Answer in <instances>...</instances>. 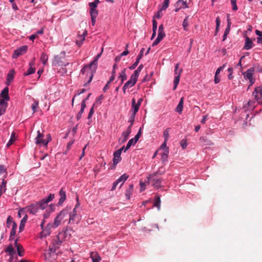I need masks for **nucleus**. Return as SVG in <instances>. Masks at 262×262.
<instances>
[{
    "mask_svg": "<svg viewBox=\"0 0 262 262\" xmlns=\"http://www.w3.org/2000/svg\"><path fill=\"white\" fill-rule=\"evenodd\" d=\"M79 205V203H77L73 210L71 211L70 209L68 213V214H69V224L78 223L80 221L81 217L79 214L80 211ZM68 208H69V207ZM70 208L71 209L70 207Z\"/></svg>",
    "mask_w": 262,
    "mask_h": 262,
    "instance_id": "f257e3e1",
    "label": "nucleus"
},
{
    "mask_svg": "<svg viewBox=\"0 0 262 262\" xmlns=\"http://www.w3.org/2000/svg\"><path fill=\"white\" fill-rule=\"evenodd\" d=\"M61 244L62 241L59 239V235H58L49 246V252L45 254V256L47 257V256H53L54 254L56 253L57 250L59 248Z\"/></svg>",
    "mask_w": 262,
    "mask_h": 262,
    "instance_id": "f03ea898",
    "label": "nucleus"
},
{
    "mask_svg": "<svg viewBox=\"0 0 262 262\" xmlns=\"http://www.w3.org/2000/svg\"><path fill=\"white\" fill-rule=\"evenodd\" d=\"M70 208L67 207L64 209L59 212L57 216L55 218L54 223L52 224L53 228H57L60 224L61 221L64 217L68 215Z\"/></svg>",
    "mask_w": 262,
    "mask_h": 262,
    "instance_id": "7ed1b4c3",
    "label": "nucleus"
},
{
    "mask_svg": "<svg viewBox=\"0 0 262 262\" xmlns=\"http://www.w3.org/2000/svg\"><path fill=\"white\" fill-rule=\"evenodd\" d=\"M101 53L98 54L95 58V59L92 61L89 64V66L91 70L90 73L91 76H90L89 80L88 81L87 83H89L91 82L93 77V73H94L97 69V64H98V59L101 57Z\"/></svg>",
    "mask_w": 262,
    "mask_h": 262,
    "instance_id": "20e7f679",
    "label": "nucleus"
},
{
    "mask_svg": "<svg viewBox=\"0 0 262 262\" xmlns=\"http://www.w3.org/2000/svg\"><path fill=\"white\" fill-rule=\"evenodd\" d=\"M157 175V173H154L149 175L147 178V182L148 183H152L153 186L156 188H159L161 187L162 179H156L154 177Z\"/></svg>",
    "mask_w": 262,
    "mask_h": 262,
    "instance_id": "39448f33",
    "label": "nucleus"
},
{
    "mask_svg": "<svg viewBox=\"0 0 262 262\" xmlns=\"http://www.w3.org/2000/svg\"><path fill=\"white\" fill-rule=\"evenodd\" d=\"M165 36V33L164 31V26L162 24L159 27L158 37L153 42L152 46H157Z\"/></svg>",
    "mask_w": 262,
    "mask_h": 262,
    "instance_id": "423d86ee",
    "label": "nucleus"
},
{
    "mask_svg": "<svg viewBox=\"0 0 262 262\" xmlns=\"http://www.w3.org/2000/svg\"><path fill=\"white\" fill-rule=\"evenodd\" d=\"M179 63H177L175 66V69H174V73L176 75V76L174 77V79L173 81V90H175L177 86L179 83L180 79V76L182 72V69L179 70Z\"/></svg>",
    "mask_w": 262,
    "mask_h": 262,
    "instance_id": "0eeeda50",
    "label": "nucleus"
},
{
    "mask_svg": "<svg viewBox=\"0 0 262 262\" xmlns=\"http://www.w3.org/2000/svg\"><path fill=\"white\" fill-rule=\"evenodd\" d=\"M44 135L43 133L40 132L39 130L37 131V136L35 138V143L36 144H42L44 146H47L49 143V141H46L43 139Z\"/></svg>",
    "mask_w": 262,
    "mask_h": 262,
    "instance_id": "6e6552de",
    "label": "nucleus"
},
{
    "mask_svg": "<svg viewBox=\"0 0 262 262\" xmlns=\"http://www.w3.org/2000/svg\"><path fill=\"white\" fill-rule=\"evenodd\" d=\"M131 132V125H129L127 129L122 133L121 137L119 139V142L120 143H123L126 142Z\"/></svg>",
    "mask_w": 262,
    "mask_h": 262,
    "instance_id": "1a4fd4ad",
    "label": "nucleus"
},
{
    "mask_svg": "<svg viewBox=\"0 0 262 262\" xmlns=\"http://www.w3.org/2000/svg\"><path fill=\"white\" fill-rule=\"evenodd\" d=\"M27 49L28 47L27 46H23L17 49L14 51L12 57L13 58H17L18 56L25 54L27 52Z\"/></svg>",
    "mask_w": 262,
    "mask_h": 262,
    "instance_id": "9d476101",
    "label": "nucleus"
},
{
    "mask_svg": "<svg viewBox=\"0 0 262 262\" xmlns=\"http://www.w3.org/2000/svg\"><path fill=\"white\" fill-rule=\"evenodd\" d=\"M253 96L256 101H258L262 97V89L260 87L255 88L252 94Z\"/></svg>",
    "mask_w": 262,
    "mask_h": 262,
    "instance_id": "9b49d317",
    "label": "nucleus"
},
{
    "mask_svg": "<svg viewBox=\"0 0 262 262\" xmlns=\"http://www.w3.org/2000/svg\"><path fill=\"white\" fill-rule=\"evenodd\" d=\"M138 77L135 76L134 74L130 76V79L124 84L125 86L127 88L133 86L136 83Z\"/></svg>",
    "mask_w": 262,
    "mask_h": 262,
    "instance_id": "f8f14e48",
    "label": "nucleus"
},
{
    "mask_svg": "<svg viewBox=\"0 0 262 262\" xmlns=\"http://www.w3.org/2000/svg\"><path fill=\"white\" fill-rule=\"evenodd\" d=\"M18 239H16L14 242V245L17 249V254L19 256H23L24 255V249L20 244L18 243Z\"/></svg>",
    "mask_w": 262,
    "mask_h": 262,
    "instance_id": "ddd939ff",
    "label": "nucleus"
},
{
    "mask_svg": "<svg viewBox=\"0 0 262 262\" xmlns=\"http://www.w3.org/2000/svg\"><path fill=\"white\" fill-rule=\"evenodd\" d=\"M52 228H53L52 224H48L46 228L45 229L43 228L42 229V231L41 233V236L46 237L47 236L50 235V234L51 233V229Z\"/></svg>",
    "mask_w": 262,
    "mask_h": 262,
    "instance_id": "4468645a",
    "label": "nucleus"
},
{
    "mask_svg": "<svg viewBox=\"0 0 262 262\" xmlns=\"http://www.w3.org/2000/svg\"><path fill=\"white\" fill-rule=\"evenodd\" d=\"M144 50H145L144 48H142L141 50V51L140 52V53H139V55L138 56V57L137 58L136 61L135 62V63L132 66H130L129 67V69L130 70H133V69H135L137 67V66H138V64L140 59L142 58V57L143 56Z\"/></svg>",
    "mask_w": 262,
    "mask_h": 262,
    "instance_id": "2eb2a0df",
    "label": "nucleus"
},
{
    "mask_svg": "<svg viewBox=\"0 0 262 262\" xmlns=\"http://www.w3.org/2000/svg\"><path fill=\"white\" fill-rule=\"evenodd\" d=\"M27 211L29 212L31 214H35L38 209V204H32L27 208Z\"/></svg>",
    "mask_w": 262,
    "mask_h": 262,
    "instance_id": "dca6fc26",
    "label": "nucleus"
},
{
    "mask_svg": "<svg viewBox=\"0 0 262 262\" xmlns=\"http://www.w3.org/2000/svg\"><path fill=\"white\" fill-rule=\"evenodd\" d=\"M120 150H116L114 153L113 164L117 165L121 160Z\"/></svg>",
    "mask_w": 262,
    "mask_h": 262,
    "instance_id": "f3484780",
    "label": "nucleus"
},
{
    "mask_svg": "<svg viewBox=\"0 0 262 262\" xmlns=\"http://www.w3.org/2000/svg\"><path fill=\"white\" fill-rule=\"evenodd\" d=\"M254 71V68H251L247 70L244 73H243L244 77L249 79L250 82L252 79Z\"/></svg>",
    "mask_w": 262,
    "mask_h": 262,
    "instance_id": "a211bd4d",
    "label": "nucleus"
},
{
    "mask_svg": "<svg viewBox=\"0 0 262 262\" xmlns=\"http://www.w3.org/2000/svg\"><path fill=\"white\" fill-rule=\"evenodd\" d=\"M140 106L136 104V100L134 98L132 100V114H136L139 109Z\"/></svg>",
    "mask_w": 262,
    "mask_h": 262,
    "instance_id": "6ab92c4d",
    "label": "nucleus"
},
{
    "mask_svg": "<svg viewBox=\"0 0 262 262\" xmlns=\"http://www.w3.org/2000/svg\"><path fill=\"white\" fill-rule=\"evenodd\" d=\"M9 93V89L8 87L5 88L2 91L0 94V97L2 98H4L6 101H9L10 99V97L8 95Z\"/></svg>",
    "mask_w": 262,
    "mask_h": 262,
    "instance_id": "aec40b11",
    "label": "nucleus"
},
{
    "mask_svg": "<svg viewBox=\"0 0 262 262\" xmlns=\"http://www.w3.org/2000/svg\"><path fill=\"white\" fill-rule=\"evenodd\" d=\"M5 252H8L10 256H11V258L12 259L16 254V252L13 247L12 244L9 245L8 247L6 249Z\"/></svg>",
    "mask_w": 262,
    "mask_h": 262,
    "instance_id": "412c9836",
    "label": "nucleus"
},
{
    "mask_svg": "<svg viewBox=\"0 0 262 262\" xmlns=\"http://www.w3.org/2000/svg\"><path fill=\"white\" fill-rule=\"evenodd\" d=\"M60 195V199L58 204L59 205L62 204L66 199V191H63V189H61L59 192Z\"/></svg>",
    "mask_w": 262,
    "mask_h": 262,
    "instance_id": "4be33fe9",
    "label": "nucleus"
},
{
    "mask_svg": "<svg viewBox=\"0 0 262 262\" xmlns=\"http://www.w3.org/2000/svg\"><path fill=\"white\" fill-rule=\"evenodd\" d=\"M183 104H184V97H182L179 102V104L177 107L176 108V112L178 113L179 114H181L183 108Z\"/></svg>",
    "mask_w": 262,
    "mask_h": 262,
    "instance_id": "5701e85b",
    "label": "nucleus"
},
{
    "mask_svg": "<svg viewBox=\"0 0 262 262\" xmlns=\"http://www.w3.org/2000/svg\"><path fill=\"white\" fill-rule=\"evenodd\" d=\"M134 189V185L130 184L128 186V188L126 189L125 192V196L126 199L129 200L130 198V196L132 195Z\"/></svg>",
    "mask_w": 262,
    "mask_h": 262,
    "instance_id": "b1692460",
    "label": "nucleus"
},
{
    "mask_svg": "<svg viewBox=\"0 0 262 262\" xmlns=\"http://www.w3.org/2000/svg\"><path fill=\"white\" fill-rule=\"evenodd\" d=\"M29 65H30V68L27 70V71L26 72L24 73V75L25 76H27V75H29L30 74H32L33 73H34V72L35 71V69L34 68H33V66L34 65V62L32 61V62H30Z\"/></svg>",
    "mask_w": 262,
    "mask_h": 262,
    "instance_id": "393cba45",
    "label": "nucleus"
},
{
    "mask_svg": "<svg viewBox=\"0 0 262 262\" xmlns=\"http://www.w3.org/2000/svg\"><path fill=\"white\" fill-rule=\"evenodd\" d=\"M17 228V224L15 222H14L13 223V225H12V229L11 230L10 232V241H12L14 239V237L16 234V229Z\"/></svg>",
    "mask_w": 262,
    "mask_h": 262,
    "instance_id": "a878e982",
    "label": "nucleus"
},
{
    "mask_svg": "<svg viewBox=\"0 0 262 262\" xmlns=\"http://www.w3.org/2000/svg\"><path fill=\"white\" fill-rule=\"evenodd\" d=\"M86 107V104H85V99H83V101L81 102V109L79 113L77 114V119L79 120L82 116V114L84 112V110Z\"/></svg>",
    "mask_w": 262,
    "mask_h": 262,
    "instance_id": "bb28decb",
    "label": "nucleus"
},
{
    "mask_svg": "<svg viewBox=\"0 0 262 262\" xmlns=\"http://www.w3.org/2000/svg\"><path fill=\"white\" fill-rule=\"evenodd\" d=\"M245 41L246 42L244 46V49L246 50H249L250 49L252 48L253 43L250 38L247 36L246 37Z\"/></svg>",
    "mask_w": 262,
    "mask_h": 262,
    "instance_id": "cd10ccee",
    "label": "nucleus"
},
{
    "mask_svg": "<svg viewBox=\"0 0 262 262\" xmlns=\"http://www.w3.org/2000/svg\"><path fill=\"white\" fill-rule=\"evenodd\" d=\"M176 6H180V8H186L188 7L187 0H178L176 3Z\"/></svg>",
    "mask_w": 262,
    "mask_h": 262,
    "instance_id": "c85d7f7f",
    "label": "nucleus"
},
{
    "mask_svg": "<svg viewBox=\"0 0 262 262\" xmlns=\"http://www.w3.org/2000/svg\"><path fill=\"white\" fill-rule=\"evenodd\" d=\"M48 203L47 202L46 199H43L41 201L37 203L36 204H38V208L40 207V209L43 210L45 209L46 207L47 206Z\"/></svg>",
    "mask_w": 262,
    "mask_h": 262,
    "instance_id": "c756f323",
    "label": "nucleus"
},
{
    "mask_svg": "<svg viewBox=\"0 0 262 262\" xmlns=\"http://www.w3.org/2000/svg\"><path fill=\"white\" fill-rule=\"evenodd\" d=\"M6 181L3 180V182L0 185V196L2 195L3 193H5L6 190Z\"/></svg>",
    "mask_w": 262,
    "mask_h": 262,
    "instance_id": "7c9ffc66",
    "label": "nucleus"
},
{
    "mask_svg": "<svg viewBox=\"0 0 262 262\" xmlns=\"http://www.w3.org/2000/svg\"><path fill=\"white\" fill-rule=\"evenodd\" d=\"M128 175L126 173L122 174L121 177H120L116 181L118 182V183L122 182L121 186L124 183V182L128 178Z\"/></svg>",
    "mask_w": 262,
    "mask_h": 262,
    "instance_id": "2f4dec72",
    "label": "nucleus"
},
{
    "mask_svg": "<svg viewBox=\"0 0 262 262\" xmlns=\"http://www.w3.org/2000/svg\"><path fill=\"white\" fill-rule=\"evenodd\" d=\"M169 148H166V150H163L162 155L161 159L163 161H167V159L168 157Z\"/></svg>",
    "mask_w": 262,
    "mask_h": 262,
    "instance_id": "473e14b6",
    "label": "nucleus"
},
{
    "mask_svg": "<svg viewBox=\"0 0 262 262\" xmlns=\"http://www.w3.org/2000/svg\"><path fill=\"white\" fill-rule=\"evenodd\" d=\"M119 78H121V83L123 82L124 80H125L127 78V76L126 74V69H124L120 73Z\"/></svg>",
    "mask_w": 262,
    "mask_h": 262,
    "instance_id": "72a5a7b5",
    "label": "nucleus"
},
{
    "mask_svg": "<svg viewBox=\"0 0 262 262\" xmlns=\"http://www.w3.org/2000/svg\"><path fill=\"white\" fill-rule=\"evenodd\" d=\"M91 257L93 260V262H99L100 260V257L97 253L92 252L91 253Z\"/></svg>",
    "mask_w": 262,
    "mask_h": 262,
    "instance_id": "f704fd0d",
    "label": "nucleus"
},
{
    "mask_svg": "<svg viewBox=\"0 0 262 262\" xmlns=\"http://www.w3.org/2000/svg\"><path fill=\"white\" fill-rule=\"evenodd\" d=\"M48 59V56L47 54L43 53L40 56V60L43 65H46Z\"/></svg>",
    "mask_w": 262,
    "mask_h": 262,
    "instance_id": "c9c22d12",
    "label": "nucleus"
},
{
    "mask_svg": "<svg viewBox=\"0 0 262 262\" xmlns=\"http://www.w3.org/2000/svg\"><path fill=\"white\" fill-rule=\"evenodd\" d=\"M15 133H12L11 135V138L8 142L7 144V146L9 147L11 145H12L14 142L15 141Z\"/></svg>",
    "mask_w": 262,
    "mask_h": 262,
    "instance_id": "e433bc0d",
    "label": "nucleus"
},
{
    "mask_svg": "<svg viewBox=\"0 0 262 262\" xmlns=\"http://www.w3.org/2000/svg\"><path fill=\"white\" fill-rule=\"evenodd\" d=\"M215 22H216V28H215L214 35H216L219 31V27H220V23H221V20H220L219 16H217L216 18Z\"/></svg>",
    "mask_w": 262,
    "mask_h": 262,
    "instance_id": "4c0bfd02",
    "label": "nucleus"
},
{
    "mask_svg": "<svg viewBox=\"0 0 262 262\" xmlns=\"http://www.w3.org/2000/svg\"><path fill=\"white\" fill-rule=\"evenodd\" d=\"M78 39L76 40V43L78 47H80L82 45L83 41L85 40V38L84 36L79 35H78Z\"/></svg>",
    "mask_w": 262,
    "mask_h": 262,
    "instance_id": "58836bf2",
    "label": "nucleus"
},
{
    "mask_svg": "<svg viewBox=\"0 0 262 262\" xmlns=\"http://www.w3.org/2000/svg\"><path fill=\"white\" fill-rule=\"evenodd\" d=\"M160 203H161V200H160V196H159V195L156 196V198H155V202L154 204V206L157 207L158 208V209H159L160 208Z\"/></svg>",
    "mask_w": 262,
    "mask_h": 262,
    "instance_id": "ea45409f",
    "label": "nucleus"
},
{
    "mask_svg": "<svg viewBox=\"0 0 262 262\" xmlns=\"http://www.w3.org/2000/svg\"><path fill=\"white\" fill-rule=\"evenodd\" d=\"M188 17H189L188 16H187L185 17V19L183 20V24H182L184 30L185 31L188 30L187 27L188 26Z\"/></svg>",
    "mask_w": 262,
    "mask_h": 262,
    "instance_id": "a19ab883",
    "label": "nucleus"
},
{
    "mask_svg": "<svg viewBox=\"0 0 262 262\" xmlns=\"http://www.w3.org/2000/svg\"><path fill=\"white\" fill-rule=\"evenodd\" d=\"M14 72L13 70L10 71L8 73V74L7 75V80L8 82H10L13 80V77H14Z\"/></svg>",
    "mask_w": 262,
    "mask_h": 262,
    "instance_id": "79ce46f5",
    "label": "nucleus"
},
{
    "mask_svg": "<svg viewBox=\"0 0 262 262\" xmlns=\"http://www.w3.org/2000/svg\"><path fill=\"white\" fill-rule=\"evenodd\" d=\"M143 68V65L140 64L139 66V67L137 68V69L134 71V72L133 74H134L135 76H136L138 78L139 74H140V72L141 71Z\"/></svg>",
    "mask_w": 262,
    "mask_h": 262,
    "instance_id": "37998d69",
    "label": "nucleus"
},
{
    "mask_svg": "<svg viewBox=\"0 0 262 262\" xmlns=\"http://www.w3.org/2000/svg\"><path fill=\"white\" fill-rule=\"evenodd\" d=\"M136 143H134V139H130L127 145H126V146L125 147V150H124V152H125L127 149H128L132 145H134V144H135Z\"/></svg>",
    "mask_w": 262,
    "mask_h": 262,
    "instance_id": "c03bdc74",
    "label": "nucleus"
},
{
    "mask_svg": "<svg viewBox=\"0 0 262 262\" xmlns=\"http://www.w3.org/2000/svg\"><path fill=\"white\" fill-rule=\"evenodd\" d=\"M14 222H15L13 221L12 217L11 216H9L7 218V222H6L7 227L9 228L11 224H12V225H13V223Z\"/></svg>",
    "mask_w": 262,
    "mask_h": 262,
    "instance_id": "a18cd8bd",
    "label": "nucleus"
},
{
    "mask_svg": "<svg viewBox=\"0 0 262 262\" xmlns=\"http://www.w3.org/2000/svg\"><path fill=\"white\" fill-rule=\"evenodd\" d=\"M90 13L91 17H97L98 14V10L96 9H90Z\"/></svg>",
    "mask_w": 262,
    "mask_h": 262,
    "instance_id": "49530a36",
    "label": "nucleus"
},
{
    "mask_svg": "<svg viewBox=\"0 0 262 262\" xmlns=\"http://www.w3.org/2000/svg\"><path fill=\"white\" fill-rule=\"evenodd\" d=\"M86 71H87V72L89 73L91 75V73H90L91 70L90 69L89 64L84 66L81 70V73L83 74H84Z\"/></svg>",
    "mask_w": 262,
    "mask_h": 262,
    "instance_id": "de8ad7c7",
    "label": "nucleus"
},
{
    "mask_svg": "<svg viewBox=\"0 0 262 262\" xmlns=\"http://www.w3.org/2000/svg\"><path fill=\"white\" fill-rule=\"evenodd\" d=\"M38 101L35 100L34 103L31 105L32 110H33V112L34 113L36 111L37 108H38Z\"/></svg>",
    "mask_w": 262,
    "mask_h": 262,
    "instance_id": "09e8293b",
    "label": "nucleus"
},
{
    "mask_svg": "<svg viewBox=\"0 0 262 262\" xmlns=\"http://www.w3.org/2000/svg\"><path fill=\"white\" fill-rule=\"evenodd\" d=\"M169 128L166 129L163 133V136L164 137V140L165 141H167L169 138Z\"/></svg>",
    "mask_w": 262,
    "mask_h": 262,
    "instance_id": "8fccbe9b",
    "label": "nucleus"
},
{
    "mask_svg": "<svg viewBox=\"0 0 262 262\" xmlns=\"http://www.w3.org/2000/svg\"><path fill=\"white\" fill-rule=\"evenodd\" d=\"M163 10H161V8L159 9V10L157 11V13L154 15L153 18H154V19H155V18H157L158 19L160 18L163 15L162 14V11Z\"/></svg>",
    "mask_w": 262,
    "mask_h": 262,
    "instance_id": "3c124183",
    "label": "nucleus"
},
{
    "mask_svg": "<svg viewBox=\"0 0 262 262\" xmlns=\"http://www.w3.org/2000/svg\"><path fill=\"white\" fill-rule=\"evenodd\" d=\"M169 3V0H164L163 5L162 7L161 8V10H166L168 7Z\"/></svg>",
    "mask_w": 262,
    "mask_h": 262,
    "instance_id": "603ef678",
    "label": "nucleus"
},
{
    "mask_svg": "<svg viewBox=\"0 0 262 262\" xmlns=\"http://www.w3.org/2000/svg\"><path fill=\"white\" fill-rule=\"evenodd\" d=\"M230 30V29H229V27L226 28L223 35V41L225 40V39H226L228 34L229 33Z\"/></svg>",
    "mask_w": 262,
    "mask_h": 262,
    "instance_id": "864d4df0",
    "label": "nucleus"
},
{
    "mask_svg": "<svg viewBox=\"0 0 262 262\" xmlns=\"http://www.w3.org/2000/svg\"><path fill=\"white\" fill-rule=\"evenodd\" d=\"M247 104L248 105V107H249L250 108H254L255 107V101L250 100L247 102Z\"/></svg>",
    "mask_w": 262,
    "mask_h": 262,
    "instance_id": "5fc2aeb1",
    "label": "nucleus"
},
{
    "mask_svg": "<svg viewBox=\"0 0 262 262\" xmlns=\"http://www.w3.org/2000/svg\"><path fill=\"white\" fill-rule=\"evenodd\" d=\"M231 3L232 5V10L233 11H236L238 9L236 5V0H231Z\"/></svg>",
    "mask_w": 262,
    "mask_h": 262,
    "instance_id": "6e6d98bb",
    "label": "nucleus"
},
{
    "mask_svg": "<svg viewBox=\"0 0 262 262\" xmlns=\"http://www.w3.org/2000/svg\"><path fill=\"white\" fill-rule=\"evenodd\" d=\"M135 114H132L130 116L129 118L128 122L130 123L129 125H131V127H132L133 124L135 120Z\"/></svg>",
    "mask_w": 262,
    "mask_h": 262,
    "instance_id": "4d7b16f0",
    "label": "nucleus"
},
{
    "mask_svg": "<svg viewBox=\"0 0 262 262\" xmlns=\"http://www.w3.org/2000/svg\"><path fill=\"white\" fill-rule=\"evenodd\" d=\"M7 101H6V99H5L4 98L0 97V106H7L8 103Z\"/></svg>",
    "mask_w": 262,
    "mask_h": 262,
    "instance_id": "13d9d810",
    "label": "nucleus"
},
{
    "mask_svg": "<svg viewBox=\"0 0 262 262\" xmlns=\"http://www.w3.org/2000/svg\"><path fill=\"white\" fill-rule=\"evenodd\" d=\"M94 106H95V104H93V105L92 106V107L91 108V109L90 110V112H89L88 117V118L89 119H90L92 118V117L94 113Z\"/></svg>",
    "mask_w": 262,
    "mask_h": 262,
    "instance_id": "bf43d9fd",
    "label": "nucleus"
},
{
    "mask_svg": "<svg viewBox=\"0 0 262 262\" xmlns=\"http://www.w3.org/2000/svg\"><path fill=\"white\" fill-rule=\"evenodd\" d=\"M152 22V30L157 31V24H158L157 21L155 20V19L153 18Z\"/></svg>",
    "mask_w": 262,
    "mask_h": 262,
    "instance_id": "052dcab7",
    "label": "nucleus"
},
{
    "mask_svg": "<svg viewBox=\"0 0 262 262\" xmlns=\"http://www.w3.org/2000/svg\"><path fill=\"white\" fill-rule=\"evenodd\" d=\"M7 106H0V116L3 115L5 112Z\"/></svg>",
    "mask_w": 262,
    "mask_h": 262,
    "instance_id": "680f3d73",
    "label": "nucleus"
},
{
    "mask_svg": "<svg viewBox=\"0 0 262 262\" xmlns=\"http://www.w3.org/2000/svg\"><path fill=\"white\" fill-rule=\"evenodd\" d=\"M228 71L229 72V74L228 76V78L229 79H231L233 78V76H232L233 69L232 68H228Z\"/></svg>",
    "mask_w": 262,
    "mask_h": 262,
    "instance_id": "e2e57ef3",
    "label": "nucleus"
},
{
    "mask_svg": "<svg viewBox=\"0 0 262 262\" xmlns=\"http://www.w3.org/2000/svg\"><path fill=\"white\" fill-rule=\"evenodd\" d=\"M54 198V194H50L49 196L47 199H45L47 201V202L48 203H49V202H51V201H52Z\"/></svg>",
    "mask_w": 262,
    "mask_h": 262,
    "instance_id": "0e129e2a",
    "label": "nucleus"
},
{
    "mask_svg": "<svg viewBox=\"0 0 262 262\" xmlns=\"http://www.w3.org/2000/svg\"><path fill=\"white\" fill-rule=\"evenodd\" d=\"M181 146L183 148H185L187 145L186 140L183 139L180 142Z\"/></svg>",
    "mask_w": 262,
    "mask_h": 262,
    "instance_id": "69168bd1",
    "label": "nucleus"
},
{
    "mask_svg": "<svg viewBox=\"0 0 262 262\" xmlns=\"http://www.w3.org/2000/svg\"><path fill=\"white\" fill-rule=\"evenodd\" d=\"M225 67V64H223L222 66L219 67L216 71V75H219L221 71H222Z\"/></svg>",
    "mask_w": 262,
    "mask_h": 262,
    "instance_id": "338daca9",
    "label": "nucleus"
},
{
    "mask_svg": "<svg viewBox=\"0 0 262 262\" xmlns=\"http://www.w3.org/2000/svg\"><path fill=\"white\" fill-rule=\"evenodd\" d=\"M89 6L90 7V9H96L97 5L93 2L89 3Z\"/></svg>",
    "mask_w": 262,
    "mask_h": 262,
    "instance_id": "774afa93",
    "label": "nucleus"
}]
</instances>
